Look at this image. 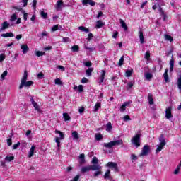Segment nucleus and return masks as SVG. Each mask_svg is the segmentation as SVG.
<instances>
[{"mask_svg":"<svg viewBox=\"0 0 181 181\" xmlns=\"http://www.w3.org/2000/svg\"><path fill=\"white\" fill-rule=\"evenodd\" d=\"M28 80V71H24V74L23 76V78L21 79V84L19 86V90H22L23 88V87H30V86H33V81H26Z\"/></svg>","mask_w":181,"mask_h":181,"instance_id":"f257e3e1","label":"nucleus"},{"mask_svg":"<svg viewBox=\"0 0 181 181\" xmlns=\"http://www.w3.org/2000/svg\"><path fill=\"white\" fill-rule=\"evenodd\" d=\"M119 145H124V141H122V139L115 140L110 141L109 143H105L103 146H105V148H107V149H111V148L113 146H118Z\"/></svg>","mask_w":181,"mask_h":181,"instance_id":"f03ea898","label":"nucleus"},{"mask_svg":"<svg viewBox=\"0 0 181 181\" xmlns=\"http://www.w3.org/2000/svg\"><path fill=\"white\" fill-rule=\"evenodd\" d=\"M149 152H151V146L146 144L143 146L141 152L139 155L140 158L142 156H148L149 155Z\"/></svg>","mask_w":181,"mask_h":181,"instance_id":"7ed1b4c3","label":"nucleus"},{"mask_svg":"<svg viewBox=\"0 0 181 181\" xmlns=\"http://www.w3.org/2000/svg\"><path fill=\"white\" fill-rule=\"evenodd\" d=\"M132 144L136 146V148H139L141 146V134H136L132 139Z\"/></svg>","mask_w":181,"mask_h":181,"instance_id":"20e7f679","label":"nucleus"},{"mask_svg":"<svg viewBox=\"0 0 181 181\" xmlns=\"http://www.w3.org/2000/svg\"><path fill=\"white\" fill-rule=\"evenodd\" d=\"M165 118H167V119H169L170 121H172V118H173V115H172V107H171V106L166 108Z\"/></svg>","mask_w":181,"mask_h":181,"instance_id":"39448f33","label":"nucleus"},{"mask_svg":"<svg viewBox=\"0 0 181 181\" xmlns=\"http://www.w3.org/2000/svg\"><path fill=\"white\" fill-rule=\"evenodd\" d=\"M106 166L107 168H110L111 169H114L115 172H119V170L118 169V165L117 164V163L108 162L106 164Z\"/></svg>","mask_w":181,"mask_h":181,"instance_id":"423d86ee","label":"nucleus"},{"mask_svg":"<svg viewBox=\"0 0 181 181\" xmlns=\"http://www.w3.org/2000/svg\"><path fill=\"white\" fill-rule=\"evenodd\" d=\"M82 5L84 6H87L88 5H90V6H95V2L93 0H82Z\"/></svg>","mask_w":181,"mask_h":181,"instance_id":"0eeeda50","label":"nucleus"},{"mask_svg":"<svg viewBox=\"0 0 181 181\" xmlns=\"http://www.w3.org/2000/svg\"><path fill=\"white\" fill-rule=\"evenodd\" d=\"M139 36L141 44L144 45V43H145V37H144V33L142 32L141 30L139 32Z\"/></svg>","mask_w":181,"mask_h":181,"instance_id":"6e6552de","label":"nucleus"},{"mask_svg":"<svg viewBox=\"0 0 181 181\" xmlns=\"http://www.w3.org/2000/svg\"><path fill=\"white\" fill-rule=\"evenodd\" d=\"M158 140L160 141V144L161 145H166V139L164 138L163 134H161L158 138Z\"/></svg>","mask_w":181,"mask_h":181,"instance_id":"1a4fd4ad","label":"nucleus"},{"mask_svg":"<svg viewBox=\"0 0 181 181\" xmlns=\"http://www.w3.org/2000/svg\"><path fill=\"white\" fill-rule=\"evenodd\" d=\"M79 159L80 165H84V163H86V156L84 153H82L79 156Z\"/></svg>","mask_w":181,"mask_h":181,"instance_id":"9d476101","label":"nucleus"},{"mask_svg":"<svg viewBox=\"0 0 181 181\" xmlns=\"http://www.w3.org/2000/svg\"><path fill=\"white\" fill-rule=\"evenodd\" d=\"M90 170H91V166L90 165H88V166H84L81 168V172L82 173H86L87 172H90Z\"/></svg>","mask_w":181,"mask_h":181,"instance_id":"9b49d317","label":"nucleus"},{"mask_svg":"<svg viewBox=\"0 0 181 181\" xmlns=\"http://www.w3.org/2000/svg\"><path fill=\"white\" fill-rule=\"evenodd\" d=\"M101 169H102L101 165H100L98 164H95V165H90L91 170H101Z\"/></svg>","mask_w":181,"mask_h":181,"instance_id":"f8f14e48","label":"nucleus"},{"mask_svg":"<svg viewBox=\"0 0 181 181\" xmlns=\"http://www.w3.org/2000/svg\"><path fill=\"white\" fill-rule=\"evenodd\" d=\"M21 47L23 50V54H26L29 50V47H28V45H22Z\"/></svg>","mask_w":181,"mask_h":181,"instance_id":"ddd939ff","label":"nucleus"},{"mask_svg":"<svg viewBox=\"0 0 181 181\" xmlns=\"http://www.w3.org/2000/svg\"><path fill=\"white\" fill-rule=\"evenodd\" d=\"M148 100L150 105H153V95H152V93H148Z\"/></svg>","mask_w":181,"mask_h":181,"instance_id":"4468645a","label":"nucleus"},{"mask_svg":"<svg viewBox=\"0 0 181 181\" xmlns=\"http://www.w3.org/2000/svg\"><path fill=\"white\" fill-rule=\"evenodd\" d=\"M105 77V70H102L101 71L100 78L99 79V83H104Z\"/></svg>","mask_w":181,"mask_h":181,"instance_id":"2eb2a0df","label":"nucleus"},{"mask_svg":"<svg viewBox=\"0 0 181 181\" xmlns=\"http://www.w3.org/2000/svg\"><path fill=\"white\" fill-rule=\"evenodd\" d=\"M120 24H121V27L123 29H124L125 31L128 30V26L127 25V23L124 20L120 19Z\"/></svg>","mask_w":181,"mask_h":181,"instance_id":"dca6fc26","label":"nucleus"},{"mask_svg":"<svg viewBox=\"0 0 181 181\" xmlns=\"http://www.w3.org/2000/svg\"><path fill=\"white\" fill-rule=\"evenodd\" d=\"M71 136L73 137V139H74L75 141L78 140V138H80V136H78V133L77 132V131H74L71 134Z\"/></svg>","mask_w":181,"mask_h":181,"instance_id":"f3484780","label":"nucleus"},{"mask_svg":"<svg viewBox=\"0 0 181 181\" xmlns=\"http://www.w3.org/2000/svg\"><path fill=\"white\" fill-rule=\"evenodd\" d=\"M168 69H166L163 74V78H164L165 83H169V76H168Z\"/></svg>","mask_w":181,"mask_h":181,"instance_id":"a211bd4d","label":"nucleus"},{"mask_svg":"<svg viewBox=\"0 0 181 181\" xmlns=\"http://www.w3.org/2000/svg\"><path fill=\"white\" fill-rule=\"evenodd\" d=\"M8 28H9V24L8 23V21H4V22L1 24V30H5V29H8Z\"/></svg>","mask_w":181,"mask_h":181,"instance_id":"6ab92c4d","label":"nucleus"},{"mask_svg":"<svg viewBox=\"0 0 181 181\" xmlns=\"http://www.w3.org/2000/svg\"><path fill=\"white\" fill-rule=\"evenodd\" d=\"M165 147V145L159 144L157 146V148L156 150V153H159L162 149Z\"/></svg>","mask_w":181,"mask_h":181,"instance_id":"aec40b11","label":"nucleus"},{"mask_svg":"<svg viewBox=\"0 0 181 181\" xmlns=\"http://www.w3.org/2000/svg\"><path fill=\"white\" fill-rule=\"evenodd\" d=\"M78 29L79 30H81V32H85V33H88V32H90V29H88V28H86L84 26H79L78 28Z\"/></svg>","mask_w":181,"mask_h":181,"instance_id":"412c9836","label":"nucleus"},{"mask_svg":"<svg viewBox=\"0 0 181 181\" xmlns=\"http://www.w3.org/2000/svg\"><path fill=\"white\" fill-rule=\"evenodd\" d=\"M36 147L35 146H32L31 148L29 151V155H28V158H32L33 156V153H35V148Z\"/></svg>","mask_w":181,"mask_h":181,"instance_id":"4be33fe9","label":"nucleus"},{"mask_svg":"<svg viewBox=\"0 0 181 181\" xmlns=\"http://www.w3.org/2000/svg\"><path fill=\"white\" fill-rule=\"evenodd\" d=\"M15 36L12 33H7L1 34L2 37H13Z\"/></svg>","mask_w":181,"mask_h":181,"instance_id":"5701e85b","label":"nucleus"},{"mask_svg":"<svg viewBox=\"0 0 181 181\" xmlns=\"http://www.w3.org/2000/svg\"><path fill=\"white\" fill-rule=\"evenodd\" d=\"M177 85L178 89L181 91V74L178 76Z\"/></svg>","mask_w":181,"mask_h":181,"instance_id":"b1692460","label":"nucleus"},{"mask_svg":"<svg viewBox=\"0 0 181 181\" xmlns=\"http://www.w3.org/2000/svg\"><path fill=\"white\" fill-rule=\"evenodd\" d=\"M13 159H15V156H6L5 157V160L6 162H12V160H13Z\"/></svg>","mask_w":181,"mask_h":181,"instance_id":"393cba45","label":"nucleus"},{"mask_svg":"<svg viewBox=\"0 0 181 181\" xmlns=\"http://www.w3.org/2000/svg\"><path fill=\"white\" fill-rule=\"evenodd\" d=\"M144 76L146 77V80H152V77H153V75L149 72L145 73Z\"/></svg>","mask_w":181,"mask_h":181,"instance_id":"a878e982","label":"nucleus"},{"mask_svg":"<svg viewBox=\"0 0 181 181\" xmlns=\"http://www.w3.org/2000/svg\"><path fill=\"white\" fill-rule=\"evenodd\" d=\"M106 131H107L108 132L112 131V124H111V122H108L106 124Z\"/></svg>","mask_w":181,"mask_h":181,"instance_id":"bb28decb","label":"nucleus"},{"mask_svg":"<svg viewBox=\"0 0 181 181\" xmlns=\"http://www.w3.org/2000/svg\"><path fill=\"white\" fill-rule=\"evenodd\" d=\"M100 108H101V103H97L94 106V112H97Z\"/></svg>","mask_w":181,"mask_h":181,"instance_id":"cd10ccee","label":"nucleus"},{"mask_svg":"<svg viewBox=\"0 0 181 181\" xmlns=\"http://www.w3.org/2000/svg\"><path fill=\"white\" fill-rule=\"evenodd\" d=\"M103 26H104V23H102L101 21H98L96 22V28H97V29H100V28H101Z\"/></svg>","mask_w":181,"mask_h":181,"instance_id":"c85d7f7f","label":"nucleus"},{"mask_svg":"<svg viewBox=\"0 0 181 181\" xmlns=\"http://www.w3.org/2000/svg\"><path fill=\"white\" fill-rule=\"evenodd\" d=\"M62 6H63V1H58L56 5V9L57 11H59V9H60V8H62Z\"/></svg>","mask_w":181,"mask_h":181,"instance_id":"c756f323","label":"nucleus"},{"mask_svg":"<svg viewBox=\"0 0 181 181\" xmlns=\"http://www.w3.org/2000/svg\"><path fill=\"white\" fill-rule=\"evenodd\" d=\"M63 117L64 121H70L71 119V117H70V115H69V113H64Z\"/></svg>","mask_w":181,"mask_h":181,"instance_id":"7c9ffc66","label":"nucleus"},{"mask_svg":"<svg viewBox=\"0 0 181 181\" xmlns=\"http://www.w3.org/2000/svg\"><path fill=\"white\" fill-rule=\"evenodd\" d=\"M110 173H111V170H107L104 175V179H110Z\"/></svg>","mask_w":181,"mask_h":181,"instance_id":"2f4dec72","label":"nucleus"},{"mask_svg":"<svg viewBox=\"0 0 181 181\" xmlns=\"http://www.w3.org/2000/svg\"><path fill=\"white\" fill-rule=\"evenodd\" d=\"M55 134H59V138L60 139H64V134H63V132H62L59 130H56L55 131Z\"/></svg>","mask_w":181,"mask_h":181,"instance_id":"473e14b6","label":"nucleus"},{"mask_svg":"<svg viewBox=\"0 0 181 181\" xmlns=\"http://www.w3.org/2000/svg\"><path fill=\"white\" fill-rule=\"evenodd\" d=\"M40 16L43 18V19H47V13L45 12V11H40Z\"/></svg>","mask_w":181,"mask_h":181,"instance_id":"72a5a7b5","label":"nucleus"},{"mask_svg":"<svg viewBox=\"0 0 181 181\" xmlns=\"http://www.w3.org/2000/svg\"><path fill=\"white\" fill-rule=\"evenodd\" d=\"M93 70H94V68H88L86 70V76H91V74L93 73Z\"/></svg>","mask_w":181,"mask_h":181,"instance_id":"f704fd0d","label":"nucleus"},{"mask_svg":"<svg viewBox=\"0 0 181 181\" xmlns=\"http://www.w3.org/2000/svg\"><path fill=\"white\" fill-rule=\"evenodd\" d=\"M45 36H47V33L46 31L42 33L41 34L37 35V37H39L40 39H43Z\"/></svg>","mask_w":181,"mask_h":181,"instance_id":"c9c22d12","label":"nucleus"},{"mask_svg":"<svg viewBox=\"0 0 181 181\" xmlns=\"http://www.w3.org/2000/svg\"><path fill=\"white\" fill-rule=\"evenodd\" d=\"M95 138L96 141H101V139H103V134H96V135H95Z\"/></svg>","mask_w":181,"mask_h":181,"instance_id":"e433bc0d","label":"nucleus"},{"mask_svg":"<svg viewBox=\"0 0 181 181\" xmlns=\"http://www.w3.org/2000/svg\"><path fill=\"white\" fill-rule=\"evenodd\" d=\"M35 108V110H36V111H38V112L40 111V108L39 107V105L36 103L34 102V103L32 104Z\"/></svg>","mask_w":181,"mask_h":181,"instance_id":"4c0bfd02","label":"nucleus"},{"mask_svg":"<svg viewBox=\"0 0 181 181\" xmlns=\"http://www.w3.org/2000/svg\"><path fill=\"white\" fill-rule=\"evenodd\" d=\"M91 163H93V165H98V158H97V157H93L91 161Z\"/></svg>","mask_w":181,"mask_h":181,"instance_id":"58836bf2","label":"nucleus"},{"mask_svg":"<svg viewBox=\"0 0 181 181\" xmlns=\"http://www.w3.org/2000/svg\"><path fill=\"white\" fill-rule=\"evenodd\" d=\"M6 76H8V71H4L1 76V80H5V77H6Z\"/></svg>","mask_w":181,"mask_h":181,"instance_id":"ea45409f","label":"nucleus"},{"mask_svg":"<svg viewBox=\"0 0 181 181\" xmlns=\"http://www.w3.org/2000/svg\"><path fill=\"white\" fill-rule=\"evenodd\" d=\"M165 40H168L169 42H173V37L169 35H165Z\"/></svg>","mask_w":181,"mask_h":181,"instance_id":"a19ab883","label":"nucleus"},{"mask_svg":"<svg viewBox=\"0 0 181 181\" xmlns=\"http://www.w3.org/2000/svg\"><path fill=\"white\" fill-rule=\"evenodd\" d=\"M144 57L146 60H149V59L151 57V52L146 51V52L145 53V57Z\"/></svg>","mask_w":181,"mask_h":181,"instance_id":"79ce46f5","label":"nucleus"},{"mask_svg":"<svg viewBox=\"0 0 181 181\" xmlns=\"http://www.w3.org/2000/svg\"><path fill=\"white\" fill-rule=\"evenodd\" d=\"M72 52H78V45H74L71 47Z\"/></svg>","mask_w":181,"mask_h":181,"instance_id":"37998d69","label":"nucleus"},{"mask_svg":"<svg viewBox=\"0 0 181 181\" xmlns=\"http://www.w3.org/2000/svg\"><path fill=\"white\" fill-rule=\"evenodd\" d=\"M36 56H37V57H40V56H44L45 55V52H42V51H37L35 52Z\"/></svg>","mask_w":181,"mask_h":181,"instance_id":"c03bdc74","label":"nucleus"},{"mask_svg":"<svg viewBox=\"0 0 181 181\" xmlns=\"http://www.w3.org/2000/svg\"><path fill=\"white\" fill-rule=\"evenodd\" d=\"M52 32H56V30H59V25H55L51 28Z\"/></svg>","mask_w":181,"mask_h":181,"instance_id":"a18cd8bd","label":"nucleus"},{"mask_svg":"<svg viewBox=\"0 0 181 181\" xmlns=\"http://www.w3.org/2000/svg\"><path fill=\"white\" fill-rule=\"evenodd\" d=\"M20 146H21V142L18 141V143L13 145L12 149H18V148H19Z\"/></svg>","mask_w":181,"mask_h":181,"instance_id":"49530a36","label":"nucleus"},{"mask_svg":"<svg viewBox=\"0 0 181 181\" xmlns=\"http://www.w3.org/2000/svg\"><path fill=\"white\" fill-rule=\"evenodd\" d=\"M132 76V70H127L126 71V77H131Z\"/></svg>","mask_w":181,"mask_h":181,"instance_id":"de8ad7c7","label":"nucleus"},{"mask_svg":"<svg viewBox=\"0 0 181 181\" xmlns=\"http://www.w3.org/2000/svg\"><path fill=\"white\" fill-rule=\"evenodd\" d=\"M102 172L101 170H97L96 172L94 173L93 176L94 177H97L98 176H100L101 175Z\"/></svg>","mask_w":181,"mask_h":181,"instance_id":"09e8293b","label":"nucleus"},{"mask_svg":"<svg viewBox=\"0 0 181 181\" xmlns=\"http://www.w3.org/2000/svg\"><path fill=\"white\" fill-rule=\"evenodd\" d=\"M55 84H57L58 86H62V80L60 78H56L54 80Z\"/></svg>","mask_w":181,"mask_h":181,"instance_id":"8fccbe9b","label":"nucleus"},{"mask_svg":"<svg viewBox=\"0 0 181 181\" xmlns=\"http://www.w3.org/2000/svg\"><path fill=\"white\" fill-rule=\"evenodd\" d=\"M55 142L57 144V147L60 148V138L59 137H56L55 138Z\"/></svg>","mask_w":181,"mask_h":181,"instance_id":"3c124183","label":"nucleus"},{"mask_svg":"<svg viewBox=\"0 0 181 181\" xmlns=\"http://www.w3.org/2000/svg\"><path fill=\"white\" fill-rule=\"evenodd\" d=\"M122 64H124V56L121 57L118 63V66H122Z\"/></svg>","mask_w":181,"mask_h":181,"instance_id":"603ef678","label":"nucleus"},{"mask_svg":"<svg viewBox=\"0 0 181 181\" xmlns=\"http://www.w3.org/2000/svg\"><path fill=\"white\" fill-rule=\"evenodd\" d=\"M129 104H132V100H129V101L124 102L123 103V107H128V105H129Z\"/></svg>","mask_w":181,"mask_h":181,"instance_id":"864d4df0","label":"nucleus"},{"mask_svg":"<svg viewBox=\"0 0 181 181\" xmlns=\"http://www.w3.org/2000/svg\"><path fill=\"white\" fill-rule=\"evenodd\" d=\"M16 19H18V17H16V14H13L10 21L11 22H13V21H16Z\"/></svg>","mask_w":181,"mask_h":181,"instance_id":"5fc2aeb1","label":"nucleus"},{"mask_svg":"<svg viewBox=\"0 0 181 181\" xmlns=\"http://www.w3.org/2000/svg\"><path fill=\"white\" fill-rule=\"evenodd\" d=\"M78 93H83V91H84V89L83 88V85H79L78 86Z\"/></svg>","mask_w":181,"mask_h":181,"instance_id":"6e6d98bb","label":"nucleus"},{"mask_svg":"<svg viewBox=\"0 0 181 181\" xmlns=\"http://www.w3.org/2000/svg\"><path fill=\"white\" fill-rule=\"evenodd\" d=\"M180 170V168L177 166L176 169L174 170V175H179V172Z\"/></svg>","mask_w":181,"mask_h":181,"instance_id":"4d7b16f0","label":"nucleus"},{"mask_svg":"<svg viewBox=\"0 0 181 181\" xmlns=\"http://www.w3.org/2000/svg\"><path fill=\"white\" fill-rule=\"evenodd\" d=\"M5 60V54H0V63H2Z\"/></svg>","mask_w":181,"mask_h":181,"instance_id":"13d9d810","label":"nucleus"},{"mask_svg":"<svg viewBox=\"0 0 181 181\" xmlns=\"http://www.w3.org/2000/svg\"><path fill=\"white\" fill-rule=\"evenodd\" d=\"M37 4V0H33V1L32 6H33V9H36V4Z\"/></svg>","mask_w":181,"mask_h":181,"instance_id":"bf43d9fd","label":"nucleus"},{"mask_svg":"<svg viewBox=\"0 0 181 181\" xmlns=\"http://www.w3.org/2000/svg\"><path fill=\"white\" fill-rule=\"evenodd\" d=\"M93 37H94V35H93V33H90L88 35V38H87L88 42H90V40H91V38Z\"/></svg>","mask_w":181,"mask_h":181,"instance_id":"052dcab7","label":"nucleus"},{"mask_svg":"<svg viewBox=\"0 0 181 181\" xmlns=\"http://www.w3.org/2000/svg\"><path fill=\"white\" fill-rule=\"evenodd\" d=\"M85 49L86 50H89V52H94V50H95V48H94V47H88L87 46H85Z\"/></svg>","mask_w":181,"mask_h":181,"instance_id":"680f3d73","label":"nucleus"},{"mask_svg":"<svg viewBox=\"0 0 181 181\" xmlns=\"http://www.w3.org/2000/svg\"><path fill=\"white\" fill-rule=\"evenodd\" d=\"M134 87V83L132 82H129L127 83V90H129V88H132Z\"/></svg>","mask_w":181,"mask_h":181,"instance_id":"e2e57ef3","label":"nucleus"},{"mask_svg":"<svg viewBox=\"0 0 181 181\" xmlns=\"http://www.w3.org/2000/svg\"><path fill=\"white\" fill-rule=\"evenodd\" d=\"M131 159H132V160H138V157L136 156L135 154H132L131 155Z\"/></svg>","mask_w":181,"mask_h":181,"instance_id":"0e129e2a","label":"nucleus"},{"mask_svg":"<svg viewBox=\"0 0 181 181\" xmlns=\"http://www.w3.org/2000/svg\"><path fill=\"white\" fill-rule=\"evenodd\" d=\"M92 64L91 62H86L84 63V65L86 66V67H91Z\"/></svg>","mask_w":181,"mask_h":181,"instance_id":"69168bd1","label":"nucleus"},{"mask_svg":"<svg viewBox=\"0 0 181 181\" xmlns=\"http://www.w3.org/2000/svg\"><path fill=\"white\" fill-rule=\"evenodd\" d=\"M37 76L38 78H42L45 75L43 74V72H40Z\"/></svg>","mask_w":181,"mask_h":181,"instance_id":"338daca9","label":"nucleus"},{"mask_svg":"<svg viewBox=\"0 0 181 181\" xmlns=\"http://www.w3.org/2000/svg\"><path fill=\"white\" fill-rule=\"evenodd\" d=\"M80 179V175H77L71 181H78Z\"/></svg>","mask_w":181,"mask_h":181,"instance_id":"774afa93","label":"nucleus"}]
</instances>
